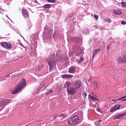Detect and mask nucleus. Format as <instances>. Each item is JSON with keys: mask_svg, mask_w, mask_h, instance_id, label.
<instances>
[{"mask_svg": "<svg viewBox=\"0 0 126 126\" xmlns=\"http://www.w3.org/2000/svg\"><path fill=\"white\" fill-rule=\"evenodd\" d=\"M84 49L83 48H80L79 46H75L73 50L76 52V55L77 57L76 58V60L79 63H80L83 60V59L82 57L83 56L82 53Z\"/></svg>", "mask_w": 126, "mask_h": 126, "instance_id": "f257e3e1", "label": "nucleus"}, {"mask_svg": "<svg viewBox=\"0 0 126 126\" xmlns=\"http://www.w3.org/2000/svg\"><path fill=\"white\" fill-rule=\"evenodd\" d=\"M26 85V81L24 79H22L19 84L12 91L11 93L13 94H16L19 92H21V90Z\"/></svg>", "mask_w": 126, "mask_h": 126, "instance_id": "f03ea898", "label": "nucleus"}, {"mask_svg": "<svg viewBox=\"0 0 126 126\" xmlns=\"http://www.w3.org/2000/svg\"><path fill=\"white\" fill-rule=\"evenodd\" d=\"M55 55H52L50 56L46 60L49 66L50 70H52L54 68L56 65L55 62Z\"/></svg>", "mask_w": 126, "mask_h": 126, "instance_id": "7ed1b4c3", "label": "nucleus"}, {"mask_svg": "<svg viewBox=\"0 0 126 126\" xmlns=\"http://www.w3.org/2000/svg\"><path fill=\"white\" fill-rule=\"evenodd\" d=\"M52 33V30L49 27L48 28L47 26H45L44 28L43 35H46L43 37V39H47L49 38L50 39Z\"/></svg>", "mask_w": 126, "mask_h": 126, "instance_id": "20e7f679", "label": "nucleus"}, {"mask_svg": "<svg viewBox=\"0 0 126 126\" xmlns=\"http://www.w3.org/2000/svg\"><path fill=\"white\" fill-rule=\"evenodd\" d=\"M80 123V120L78 116L75 115L69 119L68 120V124L70 125H75Z\"/></svg>", "mask_w": 126, "mask_h": 126, "instance_id": "39448f33", "label": "nucleus"}, {"mask_svg": "<svg viewBox=\"0 0 126 126\" xmlns=\"http://www.w3.org/2000/svg\"><path fill=\"white\" fill-rule=\"evenodd\" d=\"M11 101V99H3L0 101V107L5 106Z\"/></svg>", "mask_w": 126, "mask_h": 126, "instance_id": "423d86ee", "label": "nucleus"}, {"mask_svg": "<svg viewBox=\"0 0 126 126\" xmlns=\"http://www.w3.org/2000/svg\"><path fill=\"white\" fill-rule=\"evenodd\" d=\"M74 87L77 90L80 88L81 85V82L80 80H75L73 82Z\"/></svg>", "mask_w": 126, "mask_h": 126, "instance_id": "0eeeda50", "label": "nucleus"}, {"mask_svg": "<svg viewBox=\"0 0 126 126\" xmlns=\"http://www.w3.org/2000/svg\"><path fill=\"white\" fill-rule=\"evenodd\" d=\"M1 46L7 49H9L11 47L12 45L10 43L6 42L2 43L1 44Z\"/></svg>", "mask_w": 126, "mask_h": 126, "instance_id": "6e6552de", "label": "nucleus"}, {"mask_svg": "<svg viewBox=\"0 0 126 126\" xmlns=\"http://www.w3.org/2000/svg\"><path fill=\"white\" fill-rule=\"evenodd\" d=\"M76 89L74 87L68 88L67 89L68 93L71 94H73L75 92Z\"/></svg>", "mask_w": 126, "mask_h": 126, "instance_id": "1a4fd4ad", "label": "nucleus"}, {"mask_svg": "<svg viewBox=\"0 0 126 126\" xmlns=\"http://www.w3.org/2000/svg\"><path fill=\"white\" fill-rule=\"evenodd\" d=\"M22 13L23 16L25 18H27L29 16L28 11L25 9H22Z\"/></svg>", "mask_w": 126, "mask_h": 126, "instance_id": "9d476101", "label": "nucleus"}, {"mask_svg": "<svg viewBox=\"0 0 126 126\" xmlns=\"http://www.w3.org/2000/svg\"><path fill=\"white\" fill-rule=\"evenodd\" d=\"M33 37V38L31 40L30 43L32 45L35 46L37 44V41L36 40L37 39L38 37L37 36H35V37L34 36Z\"/></svg>", "mask_w": 126, "mask_h": 126, "instance_id": "9b49d317", "label": "nucleus"}, {"mask_svg": "<svg viewBox=\"0 0 126 126\" xmlns=\"http://www.w3.org/2000/svg\"><path fill=\"white\" fill-rule=\"evenodd\" d=\"M73 76L72 75L68 74H65L61 75V77L62 78L65 79H69L73 77Z\"/></svg>", "mask_w": 126, "mask_h": 126, "instance_id": "f8f14e48", "label": "nucleus"}, {"mask_svg": "<svg viewBox=\"0 0 126 126\" xmlns=\"http://www.w3.org/2000/svg\"><path fill=\"white\" fill-rule=\"evenodd\" d=\"M76 67L75 66H71L68 69V72L70 73H74L76 71Z\"/></svg>", "mask_w": 126, "mask_h": 126, "instance_id": "ddd939ff", "label": "nucleus"}, {"mask_svg": "<svg viewBox=\"0 0 126 126\" xmlns=\"http://www.w3.org/2000/svg\"><path fill=\"white\" fill-rule=\"evenodd\" d=\"M101 51V50L99 48L94 50L93 52L92 57V58L94 59L95 55H96L99 52H100Z\"/></svg>", "mask_w": 126, "mask_h": 126, "instance_id": "4468645a", "label": "nucleus"}, {"mask_svg": "<svg viewBox=\"0 0 126 126\" xmlns=\"http://www.w3.org/2000/svg\"><path fill=\"white\" fill-rule=\"evenodd\" d=\"M113 12L114 14L118 15H121L122 13L121 10L119 9L113 10Z\"/></svg>", "mask_w": 126, "mask_h": 126, "instance_id": "2eb2a0df", "label": "nucleus"}, {"mask_svg": "<svg viewBox=\"0 0 126 126\" xmlns=\"http://www.w3.org/2000/svg\"><path fill=\"white\" fill-rule=\"evenodd\" d=\"M88 98L91 100L98 101L99 100L97 98L94 97L90 94L88 95Z\"/></svg>", "mask_w": 126, "mask_h": 126, "instance_id": "dca6fc26", "label": "nucleus"}, {"mask_svg": "<svg viewBox=\"0 0 126 126\" xmlns=\"http://www.w3.org/2000/svg\"><path fill=\"white\" fill-rule=\"evenodd\" d=\"M118 62L119 63H124V61L123 59V57H119L118 59Z\"/></svg>", "mask_w": 126, "mask_h": 126, "instance_id": "f3484780", "label": "nucleus"}, {"mask_svg": "<svg viewBox=\"0 0 126 126\" xmlns=\"http://www.w3.org/2000/svg\"><path fill=\"white\" fill-rule=\"evenodd\" d=\"M29 54L32 57H33L34 56H35L36 54V52L34 50H31L29 52Z\"/></svg>", "mask_w": 126, "mask_h": 126, "instance_id": "a211bd4d", "label": "nucleus"}, {"mask_svg": "<svg viewBox=\"0 0 126 126\" xmlns=\"http://www.w3.org/2000/svg\"><path fill=\"white\" fill-rule=\"evenodd\" d=\"M43 65H40L36 67V71H39L40 70L41 68H43Z\"/></svg>", "mask_w": 126, "mask_h": 126, "instance_id": "6ab92c4d", "label": "nucleus"}, {"mask_svg": "<svg viewBox=\"0 0 126 126\" xmlns=\"http://www.w3.org/2000/svg\"><path fill=\"white\" fill-rule=\"evenodd\" d=\"M65 115L64 114H62L59 115L57 116L54 117V119L58 118L59 117H61L62 118H63L64 117H65Z\"/></svg>", "mask_w": 126, "mask_h": 126, "instance_id": "aec40b11", "label": "nucleus"}, {"mask_svg": "<svg viewBox=\"0 0 126 126\" xmlns=\"http://www.w3.org/2000/svg\"><path fill=\"white\" fill-rule=\"evenodd\" d=\"M44 8L47 9H49L51 7V5L50 4H47L44 6Z\"/></svg>", "mask_w": 126, "mask_h": 126, "instance_id": "412c9836", "label": "nucleus"}, {"mask_svg": "<svg viewBox=\"0 0 126 126\" xmlns=\"http://www.w3.org/2000/svg\"><path fill=\"white\" fill-rule=\"evenodd\" d=\"M70 82H66L65 84L64 87L66 88L67 89L68 88H70L69 87L70 86Z\"/></svg>", "mask_w": 126, "mask_h": 126, "instance_id": "4be33fe9", "label": "nucleus"}, {"mask_svg": "<svg viewBox=\"0 0 126 126\" xmlns=\"http://www.w3.org/2000/svg\"><path fill=\"white\" fill-rule=\"evenodd\" d=\"M93 84L94 87V89L95 90L98 87L97 83L96 81H94L93 82Z\"/></svg>", "mask_w": 126, "mask_h": 126, "instance_id": "5701e85b", "label": "nucleus"}, {"mask_svg": "<svg viewBox=\"0 0 126 126\" xmlns=\"http://www.w3.org/2000/svg\"><path fill=\"white\" fill-rule=\"evenodd\" d=\"M125 115L124 113L119 114L117 116V117L118 119H120L124 116Z\"/></svg>", "mask_w": 126, "mask_h": 126, "instance_id": "b1692460", "label": "nucleus"}, {"mask_svg": "<svg viewBox=\"0 0 126 126\" xmlns=\"http://www.w3.org/2000/svg\"><path fill=\"white\" fill-rule=\"evenodd\" d=\"M78 115L80 117L82 118L83 116V113L82 111H80L78 113Z\"/></svg>", "mask_w": 126, "mask_h": 126, "instance_id": "393cba45", "label": "nucleus"}, {"mask_svg": "<svg viewBox=\"0 0 126 126\" xmlns=\"http://www.w3.org/2000/svg\"><path fill=\"white\" fill-rule=\"evenodd\" d=\"M53 91L51 89H49L46 93V94L47 95H48L49 94L52 92Z\"/></svg>", "mask_w": 126, "mask_h": 126, "instance_id": "a878e982", "label": "nucleus"}, {"mask_svg": "<svg viewBox=\"0 0 126 126\" xmlns=\"http://www.w3.org/2000/svg\"><path fill=\"white\" fill-rule=\"evenodd\" d=\"M120 4H121L122 6L123 7H126V2H121L120 3Z\"/></svg>", "mask_w": 126, "mask_h": 126, "instance_id": "bb28decb", "label": "nucleus"}, {"mask_svg": "<svg viewBox=\"0 0 126 126\" xmlns=\"http://www.w3.org/2000/svg\"><path fill=\"white\" fill-rule=\"evenodd\" d=\"M115 108V107L113 108L112 109H111L110 110V112H113V111H115L116 110H117Z\"/></svg>", "mask_w": 126, "mask_h": 126, "instance_id": "cd10ccee", "label": "nucleus"}, {"mask_svg": "<svg viewBox=\"0 0 126 126\" xmlns=\"http://www.w3.org/2000/svg\"><path fill=\"white\" fill-rule=\"evenodd\" d=\"M47 1L49 2L54 3L55 2V0H47Z\"/></svg>", "mask_w": 126, "mask_h": 126, "instance_id": "c85d7f7f", "label": "nucleus"}, {"mask_svg": "<svg viewBox=\"0 0 126 126\" xmlns=\"http://www.w3.org/2000/svg\"><path fill=\"white\" fill-rule=\"evenodd\" d=\"M110 46L111 45L110 44H109L107 46V49L108 50H109L110 49Z\"/></svg>", "mask_w": 126, "mask_h": 126, "instance_id": "c756f323", "label": "nucleus"}, {"mask_svg": "<svg viewBox=\"0 0 126 126\" xmlns=\"http://www.w3.org/2000/svg\"><path fill=\"white\" fill-rule=\"evenodd\" d=\"M126 98V95L120 98H118L117 100H119Z\"/></svg>", "mask_w": 126, "mask_h": 126, "instance_id": "7c9ffc66", "label": "nucleus"}, {"mask_svg": "<svg viewBox=\"0 0 126 126\" xmlns=\"http://www.w3.org/2000/svg\"><path fill=\"white\" fill-rule=\"evenodd\" d=\"M108 23H109L110 21V19L109 18L106 19L105 20Z\"/></svg>", "mask_w": 126, "mask_h": 126, "instance_id": "2f4dec72", "label": "nucleus"}, {"mask_svg": "<svg viewBox=\"0 0 126 126\" xmlns=\"http://www.w3.org/2000/svg\"><path fill=\"white\" fill-rule=\"evenodd\" d=\"M83 95H84L85 97H84V98L85 99V98H86V96L87 95V94L86 93L84 92L83 93Z\"/></svg>", "mask_w": 126, "mask_h": 126, "instance_id": "473e14b6", "label": "nucleus"}, {"mask_svg": "<svg viewBox=\"0 0 126 126\" xmlns=\"http://www.w3.org/2000/svg\"><path fill=\"white\" fill-rule=\"evenodd\" d=\"M123 59L124 61L125 62H126V56H123Z\"/></svg>", "mask_w": 126, "mask_h": 126, "instance_id": "72a5a7b5", "label": "nucleus"}, {"mask_svg": "<svg viewBox=\"0 0 126 126\" xmlns=\"http://www.w3.org/2000/svg\"><path fill=\"white\" fill-rule=\"evenodd\" d=\"M121 23L123 25H125L126 24V22L124 21H121Z\"/></svg>", "mask_w": 126, "mask_h": 126, "instance_id": "f704fd0d", "label": "nucleus"}, {"mask_svg": "<svg viewBox=\"0 0 126 126\" xmlns=\"http://www.w3.org/2000/svg\"><path fill=\"white\" fill-rule=\"evenodd\" d=\"M120 105H117L115 106V107L116 109L117 110L120 107Z\"/></svg>", "mask_w": 126, "mask_h": 126, "instance_id": "c9c22d12", "label": "nucleus"}, {"mask_svg": "<svg viewBox=\"0 0 126 126\" xmlns=\"http://www.w3.org/2000/svg\"><path fill=\"white\" fill-rule=\"evenodd\" d=\"M94 17L95 18L96 20H97L98 18V16L96 15H94Z\"/></svg>", "mask_w": 126, "mask_h": 126, "instance_id": "e433bc0d", "label": "nucleus"}, {"mask_svg": "<svg viewBox=\"0 0 126 126\" xmlns=\"http://www.w3.org/2000/svg\"><path fill=\"white\" fill-rule=\"evenodd\" d=\"M74 39V40L73 41V42H75L76 40H78V39L76 38H72L71 39Z\"/></svg>", "mask_w": 126, "mask_h": 126, "instance_id": "4c0bfd02", "label": "nucleus"}, {"mask_svg": "<svg viewBox=\"0 0 126 126\" xmlns=\"http://www.w3.org/2000/svg\"><path fill=\"white\" fill-rule=\"evenodd\" d=\"M95 124L96 125V126H100V124H99V123H97V124L96 125V123L95 122H94Z\"/></svg>", "mask_w": 126, "mask_h": 126, "instance_id": "58836bf2", "label": "nucleus"}, {"mask_svg": "<svg viewBox=\"0 0 126 126\" xmlns=\"http://www.w3.org/2000/svg\"><path fill=\"white\" fill-rule=\"evenodd\" d=\"M19 44L21 46L24 47V48H25V47L21 43H19Z\"/></svg>", "mask_w": 126, "mask_h": 126, "instance_id": "ea45409f", "label": "nucleus"}, {"mask_svg": "<svg viewBox=\"0 0 126 126\" xmlns=\"http://www.w3.org/2000/svg\"><path fill=\"white\" fill-rule=\"evenodd\" d=\"M97 111H98L99 112H100L101 111V110L99 108H97Z\"/></svg>", "mask_w": 126, "mask_h": 126, "instance_id": "a19ab883", "label": "nucleus"}, {"mask_svg": "<svg viewBox=\"0 0 126 126\" xmlns=\"http://www.w3.org/2000/svg\"><path fill=\"white\" fill-rule=\"evenodd\" d=\"M89 32H90L89 31V30H87V31L86 32H84V33H89Z\"/></svg>", "mask_w": 126, "mask_h": 126, "instance_id": "79ce46f5", "label": "nucleus"}, {"mask_svg": "<svg viewBox=\"0 0 126 126\" xmlns=\"http://www.w3.org/2000/svg\"><path fill=\"white\" fill-rule=\"evenodd\" d=\"M117 100V99H112V101L113 102H116Z\"/></svg>", "mask_w": 126, "mask_h": 126, "instance_id": "37998d69", "label": "nucleus"}, {"mask_svg": "<svg viewBox=\"0 0 126 126\" xmlns=\"http://www.w3.org/2000/svg\"><path fill=\"white\" fill-rule=\"evenodd\" d=\"M113 119H118V118H117V116L114 117Z\"/></svg>", "mask_w": 126, "mask_h": 126, "instance_id": "c03bdc74", "label": "nucleus"}, {"mask_svg": "<svg viewBox=\"0 0 126 126\" xmlns=\"http://www.w3.org/2000/svg\"><path fill=\"white\" fill-rule=\"evenodd\" d=\"M29 25H30V28H31L32 26V24L31 23H29Z\"/></svg>", "mask_w": 126, "mask_h": 126, "instance_id": "a18cd8bd", "label": "nucleus"}, {"mask_svg": "<svg viewBox=\"0 0 126 126\" xmlns=\"http://www.w3.org/2000/svg\"><path fill=\"white\" fill-rule=\"evenodd\" d=\"M102 121V120H99L97 122V123H99V122H100Z\"/></svg>", "mask_w": 126, "mask_h": 126, "instance_id": "49530a36", "label": "nucleus"}, {"mask_svg": "<svg viewBox=\"0 0 126 126\" xmlns=\"http://www.w3.org/2000/svg\"><path fill=\"white\" fill-rule=\"evenodd\" d=\"M6 16H7V18L11 21V22H12V21L8 17L7 15H6Z\"/></svg>", "mask_w": 126, "mask_h": 126, "instance_id": "de8ad7c7", "label": "nucleus"}, {"mask_svg": "<svg viewBox=\"0 0 126 126\" xmlns=\"http://www.w3.org/2000/svg\"><path fill=\"white\" fill-rule=\"evenodd\" d=\"M94 27L96 29H97L98 28V27L97 26H94Z\"/></svg>", "mask_w": 126, "mask_h": 126, "instance_id": "09e8293b", "label": "nucleus"}, {"mask_svg": "<svg viewBox=\"0 0 126 126\" xmlns=\"http://www.w3.org/2000/svg\"><path fill=\"white\" fill-rule=\"evenodd\" d=\"M124 34L125 35H126V31H124Z\"/></svg>", "mask_w": 126, "mask_h": 126, "instance_id": "8fccbe9b", "label": "nucleus"}, {"mask_svg": "<svg viewBox=\"0 0 126 126\" xmlns=\"http://www.w3.org/2000/svg\"><path fill=\"white\" fill-rule=\"evenodd\" d=\"M6 77H7V78H8V77H10V75H7L6 76Z\"/></svg>", "mask_w": 126, "mask_h": 126, "instance_id": "3c124183", "label": "nucleus"}, {"mask_svg": "<svg viewBox=\"0 0 126 126\" xmlns=\"http://www.w3.org/2000/svg\"><path fill=\"white\" fill-rule=\"evenodd\" d=\"M126 100V98L125 99L122 100V101H124Z\"/></svg>", "mask_w": 126, "mask_h": 126, "instance_id": "603ef678", "label": "nucleus"}, {"mask_svg": "<svg viewBox=\"0 0 126 126\" xmlns=\"http://www.w3.org/2000/svg\"><path fill=\"white\" fill-rule=\"evenodd\" d=\"M0 9L1 10H3L2 8L1 7H0Z\"/></svg>", "mask_w": 126, "mask_h": 126, "instance_id": "864d4df0", "label": "nucleus"}, {"mask_svg": "<svg viewBox=\"0 0 126 126\" xmlns=\"http://www.w3.org/2000/svg\"><path fill=\"white\" fill-rule=\"evenodd\" d=\"M55 32H54V36H53V38L54 37V35H55Z\"/></svg>", "mask_w": 126, "mask_h": 126, "instance_id": "5fc2aeb1", "label": "nucleus"}, {"mask_svg": "<svg viewBox=\"0 0 126 126\" xmlns=\"http://www.w3.org/2000/svg\"><path fill=\"white\" fill-rule=\"evenodd\" d=\"M35 1V2H36V3H37V1L36 0Z\"/></svg>", "mask_w": 126, "mask_h": 126, "instance_id": "6e6d98bb", "label": "nucleus"}, {"mask_svg": "<svg viewBox=\"0 0 126 126\" xmlns=\"http://www.w3.org/2000/svg\"><path fill=\"white\" fill-rule=\"evenodd\" d=\"M3 57H2L1 58H0V60L2 59Z\"/></svg>", "mask_w": 126, "mask_h": 126, "instance_id": "4d7b16f0", "label": "nucleus"}, {"mask_svg": "<svg viewBox=\"0 0 126 126\" xmlns=\"http://www.w3.org/2000/svg\"><path fill=\"white\" fill-rule=\"evenodd\" d=\"M125 114V115L126 114V112H125V113H124Z\"/></svg>", "mask_w": 126, "mask_h": 126, "instance_id": "13d9d810", "label": "nucleus"}]
</instances>
